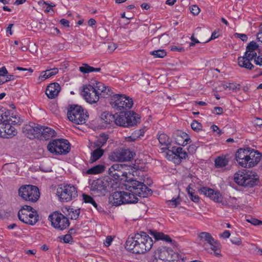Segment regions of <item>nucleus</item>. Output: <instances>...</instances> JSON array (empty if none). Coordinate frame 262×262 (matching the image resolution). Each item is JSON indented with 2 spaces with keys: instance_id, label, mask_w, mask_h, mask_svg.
<instances>
[{
  "instance_id": "obj_1",
  "label": "nucleus",
  "mask_w": 262,
  "mask_h": 262,
  "mask_svg": "<svg viewBox=\"0 0 262 262\" xmlns=\"http://www.w3.org/2000/svg\"><path fill=\"white\" fill-rule=\"evenodd\" d=\"M153 245V241L146 233L141 232L134 237H128L126 242L125 248L135 254H143L150 250Z\"/></svg>"
},
{
  "instance_id": "obj_2",
  "label": "nucleus",
  "mask_w": 262,
  "mask_h": 262,
  "mask_svg": "<svg viewBox=\"0 0 262 262\" xmlns=\"http://www.w3.org/2000/svg\"><path fill=\"white\" fill-rule=\"evenodd\" d=\"M234 180L239 186L252 187L257 185L259 177L256 172L244 169L234 174Z\"/></svg>"
},
{
  "instance_id": "obj_3",
  "label": "nucleus",
  "mask_w": 262,
  "mask_h": 262,
  "mask_svg": "<svg viewBox=\"0 0 262 262\" xmlns=\"http://www.w3.org/2000/svg\"><path fill=\"white\" fill-rule=\"evenodd\" d=\"M67 116L70 121L76 124H83L89 118L87 111L77 104L69 105Z\"/></svg>"
},
{
  "instance_id": "obj_4",
  "label": "nucleus",
  "mask_w": 262,
  "mask_h": 262,
  "mask_svg": "<svg viewBox=\"0 0 262 262\" xmlns=\"http://www.w3.org/2000/svg\"><path fill=\"white\" fill-rule=\"evenodd\" d=\"M110 104L112 108L121 112L131 108L133 105V99L124 95L115 94L110 99Z\"/></svg>"
},
{
  "instance_id": "obj_5",
  "label": "nucleus",
  "mask_w": 262,
  "mask_h": 262,
  "mask_svg": "<svg viewBox=\"0 0 262 262\" xmlns=\"http://www.w3.org/2000/svg\"><path fill=\"white\" fill-rule=\"evenodd\" d=\"M47 148L50 152L56 155H67L71 150L69 142L63 139L53 140L49 142Z\"/></svg>"
},
{
  "instance_id": "obj_6",
  "label": "nucleus",
  "mask_w": 262,
  "mask_h": 262,
  "mask_svg": "<svg viewBox=\"0 0 262 262\" xmlns=\"http://www.w3.org/2000/svg\"><path fill=\"white\" fill-rule=\"evenodd\" d=\"M18 217L21 222L31 225L35 224L38 221L37 211L29 205H24L18 212Z\"/></svg>"
},
{
  "instance_id": "obj_7",
  "label": "nucleus",
  "mask_w": 262,
  "mask_h": 262,
  "mask_svg": "<svg viewBox=\"0 0 262 262\" xmlns=\"http://www.w3.org/2000/svg\"><path fill=\"white\" fill-rule=\"evenodd\" d=\"M125 187L126 190L134 194L136 196L138 195L140 197L146 198L152 194L151 190L146 185L136 180H130Z\"/></svg>"
},
{
  "instance_id": "obj_8",
  "label": "nucleus",
  "mask_w": 262,
  "mask_h": 262,
  "mask_svg": "<svg viewBox=\"0 0 262 262\" xmlns=\"http://www.w3.org/2000/svg\"><path fill=\"white\" fill-rule=\"evenodd\" d=\"M18 194L24 200L33 203L36 202L40 197L39 189L32 185L21 186L18 190Z\"/></svg>"
},
{
  "instance_id": "obj_9",
  "label": "nucleus",
  "mask_w": 262,
  "mask_h": 262,
  "mask_svg": "<svg viewBox=\"0 0 262 262\" xmlns=\"http://www.w3.org/2000/svg\"><path fill=\"white\" fill-rule=\"evenodd\" d=\"M57 195L61 202H67L77 196V189L71 184L61 185L57 189Z\"/></svg>"
},
{
  "instance_id": "obj_10",
  "label": "nucleus",
  "mask_w": 262,
  "mask_h": 262,
  "mask_svg": "<svg viewBox=\"0 0 262 262\" xmlns=\"http://www.w3.org/2000/svg\"><path fill=\"white\" fill-rule=\"evenodd\" d=\"M48 219L51 222V225L54 228L60 230L67 228L70 225L69 219L58 211H55L50 214Z\"/></svg>"
},
{
  "instance_id": "obj_11",
  "label": "nucleus",
  "mask_w": 262,
  "mask_h": 262,
  "mask_svg": "<svg viewBox=\"0 0 262 262\" xmlns=\"http://www.w3.org/2000/svg\"><path fill=\"white\" fill-rule=\"evenodd\" d=\"M135 155V152L128 148H119L116 149L110 155L112 161L118 162L130 161Z\"/></svg>"
},
{
  "instance_id": "obj_12",
  "label": "nucleus",
  "mask_w": 262,
  "mask_h": 262,
  "mask_svg": "<svg viewBox=\"0 0 262 262\" xmlns=\"http://www.w3.org/2000/svg\"><path fill=\"white\" fill-rule=\"evenodd\" d=\"M110 183L104 179H98L94 180L91 185L90 190L93 194L97 195H105L108 192Z\"/></svg>"
},
{
  "instance_id": "obj_13",
  "label": "nucleus",
  "mask_w": 262,
  "mask_h": 262,
  "mask_svg": "<svg viewBox=\"0 0 262 262\" xmlns=\"http://www.w3.org/2000/svg\"><path fill=\"white\" fill-rule=\"evenodd\" d=\"M81 95L86 101L89 103H95L99 101L100 95L96 88L89 84L83 86Z\"/></svg>"
},
{
  "instance_id": "obj_14",
  "label": "nucleus",
  "mask_w": 262,
  "mask_h": 262,
  "mask_svg": "<svg viewBox=\"0 0 262 262\" xmlns=\"http://www.w3.org/2000/svg\"><path fill=\"white\" fill-rule=\"evenodd\" d=\"M201 194H203L205 196L209 197L217 203H222L223 197L219 191H215L213 189L207 187H203L199 190Z\"/></svg>"
},
{
  "instance_id": "obj_15",
  "label": "nucleus",
  "mask_w": 262,
  "mask_h": 262,
  "mask_svg": "<svg viewBox=\"0 0 262 262\" xmlns=\"http://www.w3.org/2000/svg\"><path fill=\"white\" fill-rule=\"evenodd\" d=\"M124 165L120 164H113L108 169V174L116 180H122L123 177H126V172L122 171Z\"/></svg>"
},
{
  "instance_id": "obj_16",
  "label": "nucleus",
  "mask_w": 262,
  "mask_h": 262,
  "mask_svg": "<svg viewBox=\"0 0 262 262\" xmlns=\"http://www.w3.org/2000/svg\"><path fill=\"white\" fill-rule=\"evenodd\" d=\"M100 117L104 124L100 127H98L97 128L98 129H109L114 126L115 115H113L108 112H104L101 114Z\"/></svg>"
},
{
  "instance_id": "obj_17",
  "label": "nucleus",
  "mask_w": 262,
  "mask_h": 262,
  "mask_svg": "<svg viewBox=\"0 0 262 262\" xmlns=\"http://www.w3.org/2000/svg\"><path fill=\"white\" fill-rule=\"evenodd\" d=\"M249 147L239 149L235 154V159L239 165L243 167H247L248 162V152Z\"/></svg>"
},
{
  "instance_id": "obj_18",
  "label": "nucleus",
  "mask_w": 262,
  "mask_h": 262,
  "mask_svg": "<svg viewBox=\"0 0 262 262\" xmlns=\"http://www.w3.org/2000/svg\"><path fill=\"white\" fill-rule=\"evenodd\" d=\"M19 120L16 117L9 116L7 119H4V120L1 123L2 124L1 127L4 129V131L8 130V131H15L17 129L15 128V126H19L20 124Z\"/></svg>"
},
{
  "instance_id": "obj_19",
  "label": "nucleus",
  "mask_w": 262,
  "mask_h": 262,
  "mask_svg": "<svg viewBox=\"0 0 262 262\" xmlns=\"http://www.w3.org/2000/svg\"><path fill=\"white\" fill-rule=\"evenodd\" d=\"M249 150L247 167H252L255 166L260 161L262 155L257 150L250 147Z\"/></svg>"
},
{
  "instance_id": "obj_20",
  "label": "nucleus",
  "mask_w": 262,
  "mask_h": 262,
  "mask_svg": "<svg viewBox=\"0 0 262 262\" xmlns=\"http://www.w3.org/2000/svg\"><path fill=\"white\" fill-rule=\"evenodd\" d=\"M55 131L53 128L49 127L45 125H41L34 122H30L28 124H26L23 128V131Z\"/></svg>"
},
{
  "instance_id": "obj_21",
  "label": "nucleus",
  "mask_w": 262,
  "mask_h": 262,
  "mask_svg": "<svg viewBox=\"0 0 262 262\" xmlns=\"http://www.w3.org/2000/svg\"><path fill=\"white\" fill-rule=\"evenodd\" d=\"M60 90V86L58 83H52L47 86L46 94L49 98L53 99L58 95Z\"/></svg>"
},
{
  "instance_id": "obj_22",
  "label": "nucleus",
  "mask_w": 262,
  "mask_h": 262,
  "mask_svg": "<svg viewBox=\"0 0 262 262\" xmlns=\"http://www.w3.org/2000/svg\"><path fill=\"white\" fill-rule=\"evenodd\" d=\"M126 112H121L120 115H117V117H115L114 125H116L124 127H130V125H132L133 124H129L131 122L127 121V120H126Z\"/></svg>"
},
{
  "instance_id": "obj_23",
  "label": "nucleus",
  "mask_w": 262,
  "mask_h": 262,
  "mask_svg": "<svg viewBox=\"0 0 262 262\" xmlns=\"http://www.w3.org/2000/svg\"><path fill=\"white\" fill-rule=\"evenodd\" d=\"M150 234L155 239L156 241L162 240L168 243H170L172 245L176 243L170 237L163 232H158L156 230H150Z\"/></svg>"
},
{
  "instance_id": "obj_24",
  "label": "nucleus",
  "mask_w": 262,
  "mask_h": 262,
  "mask_svg": "<svg viewBox=\"0 0 262 262\" xmlns=\"http://www.w3.org/2000/svg\"><path fill=\"white\" fill-rule=\"evenodd\" d=\"M122 191L114 192L109 197V203L113 206H118L123 204Z\"/></svg>"
},
{
  "instance_id": "obj_25",
  "label": "nucleus",
  "mask_w": 262,
  "mask_h": 262,
  "mask_svg": "<svg viewBox=\"0 0 262 262\" xmlns=\"http://www.w3.org/2000/svg\"><path fill=\"white\" fill-rule=\"evenodd\" d=\"M127 121H129L133 124L130 126H133L140 122L141 117L140 115L134 111H126Z\"/></svg>"
},
{
  "instance_id": "obj_26",
  "label": "nucleus",
  "mask_w": 262,
  "mask_h": 262,
  "mask_svg": "<svg viewBox=\"0 0 262 262\" xmlns=\"http://www.w3.org/2000/svg\"><path fill=\"white\" fill-rule=\"evenodd\" d=\"M123 204H134L138 201V199L132 192L122 191Z\"/></svg>"
},
{
  "instance_id": "obj_27",
  "label": "nucleus",
  "mask_w": 262,
  "mask_h": 262,
  "mask_svg": "<svg viewBox=\"0 0 262 262\" xmlns=\"http://www.w3.org/2000/svg\"><path fill=\"white\" fill-rule=\"evenodd\" d=\"M207 244L210 246V249L214 252V254L216 256L220 257L221 256V245L217 241L213 238L212 240H211V242H209Z\"/></svg>"
},
{
  "instance_id": "obj_28",
  "label": "nucleus",
  "mask_w": 262,
  "mask_h": 262,
  "mask_svg": "<svg viewBox=\"0 0 262 262\" xmlns=\"http://www.w3.org/2000/svg\"><path fill=\"white\" fill-rule=\"evenodd\" d=\"M177 148V147H172L171 150L168 149L166 157L170 161H173L175 164H179L181 163V160L178 156V154L175 152L176 149Z\"/></svg>"
},
{
  "instance_id": "obj_29",
  "label": "nucleus",
  "mask_w": 262,
  "mask_h": 262,
  "mask_svg": "<svg viewBox=\"0 0 262 262\" xmlns=\"http://www.w3.org/2000/svg\"><path fill=\"white\" fill-rule=\"evenodd\" d=\"M198 239L200 242L204 243L203 246L205 247L207 244L211 242L213 238L211 234L207 232H202L198 234Z\"/></svg>"
},
{
  "instance_id": "obj_30",
  "label": "nucleus",
  "mask_w": 262,
  "mask_h": 262,
  "mask_svg": "<svg viewBox=\"0 0 262 262\" xmlns=\"http://www.w3.org/2000/svg\"><path fill=\"white\" fill-rule=\"evenodd\" d=\"M238 63L241 67L250 70H251L254 67L249 59H247L246 57H239L238 58Z\"/></svg>"
},
{
  "instance_id": "obj_31",
  "label": "nucleus",
  "mask_w": 262,
  "mask_h": 262,
  "mask_svg": "<svg viewBox=\"0 0 262 262\" xmlns=\"http://www.w3.org/2000/svg\"><path fill=\"white\" fill-rule=\"evenodd\" d=\"M108 139V135L104 133H101L97 137V140L94 143V147H102Z\"/></svg>"
},
{
  "instance_id": "obj_32",
  "label": "nucleus",
  "mask_w": 262,
  "mask_h": 262,
  "mask_svg": "<svg viewBox=\"0 0 262 262\" xmlns=\"http://www.w3.org/2000/svg\"><path fill=\"white\" fill-rule=\"evenodd\" d=\"M97 148L93 150L91 154L90 162L93 163L99 160L104 154V150L101 147H96Z\"/></svg>"
},
{
  "instance_id": "obj_33",
  "label": "nucleus",
  "mask_w": 262,
  "mask_h": 262,
  "mask_svg": "<svg viewBox=\"0 0 262 262\" xmlns=\"http://www.w3.org/2000/svg\"><path fill=\"white\" fill-rule=\"evenodd\" d=\"M79 70L81 73L86 74L92 72H99L101 69L100 68H94L87 63H83L82 66L79 67Z\"/></svg>"
},
{
  "instance_id": "obj_34",
  "label": "nucleus",
  "mask_w": 262,
  "mask_h": 262,
  "mask_svg": "<svg viewBox=\"0 0 262 262\" xmlns=\"http://www.w3.org/2000/svg\"><path fill=\"white\" fill-rule=\"evenodd\" d=\"M158 140L162 145L165 146V148L168 149L169 146L171 144V139L167 134L164 133H161L159 136Z\"/></svg>"
},
{
  "instance_id": "obj_35",
  "label": "nucleus",
  "mask_w": 262,
  "mask_h": 262,
  "mask_svg": "<svg viewBox=\"0 0 262 262\" xmlns=\"http://www.w3.org/2000/svg\"><path fill=\"white\" fill-rule=\"evenodd\" d=\"M168 252L165 248H159L154 252V257L167 260Z\"/></svg>"
},
{
  "instance_id": "obj_36",
  "label": "nucleus",
  "mask_w": 262,
  "mask_h": 262,
  "mask_svg": "<svg viewBox=\"0 0 262 262\" xmlns=\"http://www.w3.org/2000/svg\"><path fill=\"white\" fill-rule=\"evenodd\" d=\"M105 167L102 164H99L86 170V173L88 174H96L103 172L104 171Z\"/></svg>"
},
{
  "instance_id": "obj_37",
  "label": "nucleus",
  "mask_w": 262,
  "mask_h": 262,
  "mask_svg": "<svg viewBox=\"0 0 262 262\" xmlns=\"http://www.w3.org/2000/svg\"><path fill=\"white\" fill-rule=\"evenodd\" d=\"M214 162L216 168H222L228 164V160L226 156H219L215 159Z\"/></svg>"
},
{
  "instance_id": "obj_38",
  "label": "nucleus",
  "mask_w": 262,
  "mask_h": 262,
  "mask_svg": "<svg viewBox=\"0 0 262 262\" xmlns=\"http://www.w3.org/2000/svg\"><path fill=\"white\" fill-rule=\"evenodd\" d=\"M69 214L70 216L71 220H77L80 214V209H74L73 208H69L68 210Z\"/></svg>"
},
{
  "instance_id": "obj_39",
  "label": "nucleus",
  "mask_w": 262,
  "mask_h": 262,
  "mask_svg": "<svg viewBox=\"0 0 262 262\" xmlns=\"http://www.w3.org/2000/svg\"><path fill=\"white\" fill-rule=\"evenodd\" d=\"M10 116V112L4 107L0 105V121L1 123L4 119H7Z\"/></svg>"
},
{
  "instance_id": "obj_40",
  "label": "nucleus",
  "mask_w": 262,
  "mask_h": 262,
  "mask_svg": "<svg viewBox=\"0 0 262 262\" xmlns=\"http://www.w3.org/2000/svg\"><path fill=\"white\" fill-rule=\"evenodd\" d=\"M224 88L225 89H228L229 90L236 92L241 89V85L235 83H227L224 85Z\"/></svg>"
},
{
  "instance_id": "obj_41",
  "label": "nucleus",
  "mask_w": 262,
  "mask_h": 262,
  "mask_svg": "<svg viewBox=\"0 0 262 262\" xmlns=\"http://www.w3.org/2000/svg\"><path fill=\"white\" fill-rule=\"evenodd\" d=\"M175 152L178 154L181 161L183 159H185L188 157V154L186 150L181 147H177V148L174 149Z\"/></svg>"
},
{
  "instance_id": "obj_42",
  "label": "nucleus",
  "mask_w": 262,
  "mask_h": 262,
  "mask_svg": "<svg viewBox=\"0 0 262 262\" xmlns=\"http://www.w3.org/2000/svg\"><path fill=\"white\" fill-rule=\"evenodd\" d=\"M178 137L183 138L184 139V140L182 141L183 142L181 143L180 142L181 140L179 139L178 138L177 139L178 143L179 145H182L184 146L187 145L190 141V139L188 137L187 134L186 132H182V135L180 137L178 136Z\"/></svg>"
},
{
  "instance_id": "obj_43",
  "label": "nucleus",
  "mask_w": 262,
  "mask_h": 262,
  "mask_svg": "<svg viewBox=\"0 0 262 262\" xmlns=\"http://www.w3.org/2000/svg\"><path fill=\"white\" fill-rule=\"evenodd\" d=\"M51 132H35V133H36L38 134V139L40 140H49L52 135H51V134H50ZM53 133H54L55 132H52Z\"/></svg>"
},
{
  "instance_id": "obj_44",
  "label": "nucleus",
  "mask_w": 262,
  "mask_h": 262,
  "mask_svg": "<svg viewBox=\"0 0 262 262\" xmlns=\"http://www.w3.org/2000/svg\"><path fill=\"white\" fill-rule=\"evenodd\" d=\"M150 54L155 57L163 58L166 55V52L164 50H158L152 51Z\"/></svg>"
},
{
  "instance_id": "obj_45",
  "label": "nucleus",
  "mask_w": 262,
  "mask_h": 262,
  "mask_svg": "<svg viewBox=\"0 0 262 262\" xmlns=\"http://www.w3.org/2000/svg\"><path fill=\"white\" fill-rule=\"evenodd\" d=\"M96 88H97L96 90L99 91V95L101 97H105V86L102 83L98 82L96 83Z\"/></svg>"
},
{
  "instance_id": "obj_46",
  "label": "nucleus",
  "mask_w": 262,
  "mask_h": 262,
  "mask_svg": "<svg viewBox=\"0 0 262 262\" xmlns=\"http://www.w3.org/2000/svg\"><path fill=\"white\" fill-rule=\"evenodd\" d=\"M82 200L85 203H89L93 205H96V202L94 199L89 195L86 194H82Z\"/></svg>"
},
{
  "instance_id": "obj_47",
  "label": "nucleus",
  "mask_w": 262,
  "mask_h": 262,
  "mask_svg": "<svg viewBox=\"0 0 262 262\" xmlns=\"http://www.w3.org/2000/svg\"><path fill=\"white\" fill-rule=\"evenodd\" d=\"M258 46L257 43L254 41L249 42L246 47V52H251L255 51Z\"/></svg>"
},
{
  "instance_id": "obj_48",
  "label": "nucleus",
  "mask_w": 262,
  "mask_h": 262,
  "mask_svg": "<svg viewBox=\"0 0 262 262\" xmlns=\"http://www.w3.org/2000/svg\"><path fill=\"white\" fill-rule=\"evenodd\" d=\"M228 201L229 203H228L223 202V205H226L228 207H235L236 206H238L237 203H236V199L235 198L230 197Z\"/></svg>"
},
{
  "instance_id": "obj_49",
  "label": "nucleus",
  "mask_w": 262,
  "mask_h": 262,
  "mask_svg": "<svg viewBox=\"0 0 262 262\" xmlns=\"http://www.w3.org/2000/svg\"><path fill=\"white\" fill-rule=\"evenodd\" d=\"M179 199V196L177 197V198H173L171 200L167 201V203L168 205L171 207H176L180 204Z\"/></svg>"
},
{
  "instance_id": "obj_50",
  "label": "nucleus",
  "mask_w": 262,
  "mask_h": 262,
  "mask_svg": "<svg viewBox=\"0 0 262 262\" xmlns=\"http://www.w3.org/2000/svg\"><path fill=\"white\" fill-rule=\"evenodd\" d=\"M190 125L191 128L194 131L200 130L202 129V124L196 120H193L192 122L191 123Z\"/></svg>"
},
{
  "instance_id": "obj_51",
  "label": "nucleus",
  "mask_w": 262,
  "mask_h": 262,
  "mask_svg": "<svg viewBox=\"0 0 262 262\" xmlns=\"http://www.w3.org/2000/svg\"><path fill=\"white\" fill-rule=\"evenodd\" d=\"M253 124L256 127V129H262V119L256 118L253 121Z\"/></svg>"
},
{
  "instance_id": "obj_52",
  "label": "nucleus",
  "mask_w": 262,
  "mask_h": 262,
  "mask_svg": "<svg viewBox=\"0 0 262 262\" xmlns=\"http://www.w3.org/2000/svg\"><path fill=\"white\" fill-rule=\"evenodd\" d=\"M14 132H0V137L3 138H11L16 134Z\"/></svg>"
},
{
  "instance_id": "obj_53",
  "label": "nucleus",
  "mask_w": 262,
  "mask_h": 262,
  "mask_svg": "<svg viewBox=\"0 0 262 262\" xmlns=\"http://www.w3.org/2000/svg\"><path fill=\"white\" fill-rule=\"evenodd\" d=\"M25 133V136L27 137V138H29L30 139H34L35 138H37L38 139V134L36 133H35V132H24Z\"/></svg>"
},
{
  "instance_id": "obj_54",
  "label": "nucleus",
  "mask_w": 262,
  "mask_h": 262,
  "mask_svg": "<svg viewBox=\"0 0 262 262\" xmlns=\"http://www.w3.org/2000/svg\"><path fill=\"white\" fill-rule=\"evenodd\" d=\"M143 136V134H138L137 135L132 134L131 136L125 137V140L128 142H132L135 141L137 138H138L140 136Z\"/></svg>"
},
{
  "instance_id": "obj_55",
  "label": "nucleus",
  "mask_w": 262,
  "mask_h": 262,
  "mask_svg": "<svg viewBox=\"0 0 262 262\" xmlns=\"http://www.w3.org/2000/svg\"><path fill=\"white\" fill-rule=\"evenodd\" d=\"M191 12L194 15H198L200 12V9L197 5H192L190 7Z\"/></svg>"
},
{
  "instance_id": "obj_56",
  "label": "nucleus",
  "mask_w": 262,
  "mask_h": 262,
  "mask_svg": "<svg viewBox=\"0 0 262 262\" xmlns=\"http://www.w3.org/2000/svg\"><path fill=\"white\" fill-rule=\"evenodd\" d=\"M247 221L251 223L252 224H253L254 225H258L262 224V221H259L256 219L253 218V217H250V219H247Z\"/></svg>"
},
{
  "instance_id": "obj_57",
  "label": "nucleus",
  "mask_w": 262,
  "mask_h": 262,
  "mask_svg": "<svg viewBox=\"0 0 262 262\" xmlns=\"http://www.w3.org/2000/svg\"><path fill=\"white\" fill-rule=\"evenodd\" d=\"M235 37L240 38L243 41H247L248 40V36L245 34L236 33L234 34Z\"/></svg>"
},
{
  "instance_id": "obj_58",
  "label": "nucleus",
  "mask_w": 262,
  "mask_h": 262,
  "mask_svg": "<svg viewBox=\"0 0 262 262\" xmlns=\"http://www.w3.org/2000/svg\"><path fill=\"white\" fill-rule=\"evenodd\" d=\"M63 240L64 243L71 244L73 242V238L70 234H67L63 237Z\"/></svg>"
},
{
  "instance_id": "obj_59",
  "label": "nucleus",
  "mask_w": 262,
  "mask_h": 262,
  "mask_svg": "<svg viewBox=\"0 0 262 262\" xmlns=\"http://www.w3.org/2000/svg\"><path fill=\"white\" fill-rule=\"evenodd\" d=\"M189 197L191 199V201H192L193 202H194L195 203H198L200 201L199 196L197 194H195V192L193 193H191L189 195Z\"/></svg>"
},
{
  "instance_id": "obj_60",
  "label": "nucleus",
  "mask_w": 262,
  "mask_h": 262,
  "mask_svg": "<svg viewBox=\"0 0 262 262\" xmlns=\"http://www.w3.org/2000/svg\"><path fill=\"white\" fill-rule=\"evenodd\" d=\"M170 48H171V50L172 51L183 52L185 51L184 48L181 46H171Z\"/></svg>"
},
{
  "instance_id": "obj_61",
  "label": "nucleus",
  "mask_w": 262,
  "mask_h": 262,
  "mask_svg": "<svg viewBox=\"0 0 262 262\" xmlns=\"http://www.w3.org/2000/svg\"><path fill=\"white\" fill-rule=\"evenodd\" d=\"M46 71H48V75H49L50 77L55 75L58 72V69L56 68L51 69L50 70H47Z\"/></svg>"
},
{
  "instance_id": "obj_62",
  "label": "nucleus",
  "mask_w": 262,
  "mask_h": 262,
  "mask_svg": "<svg viewBox=\"0 0 262 262\" xmlns=\"http://www.w3.org/2000/svg\"><path fill=\"white\" fill-rule=\"evenodd\" d=\"M231 242L232 244L236 245H240L242 244V240L239 237H234L233 238H231Z\"/></svg>"
},
{
  "instance_id": "obj_63",
  "label": "nucleus",
  "mask_w": 262,
  "mask_h": 262,
  "mask_svg": "<svg viewBox=\"0 0 262 262\" xmlns=\"http://www.w3.org/2000/svg\"><path fill=\"white\" fill-rule=\"evenodd\" d=\"M112 241H113V238H112V236H107L106 237L105 241L104 242V244L106 247H108L111 245Z\"/></svg>"
},
{
  "instance_id": "obj_64",
  "label": "nucleus",
  "mask_w": 262,
  "mask_h": 262,
  "mask_svg": "<svg viewBox=\"0 0 262 262\" xmlns=\"http://www.w3.org/2000/svg\"><path fill=\"white\" fill-rule=\"evenodd\" d=\"M255 63L257 65L262 66V55L258 56L255 59Z\"/></svg>"
}]
</instances>
